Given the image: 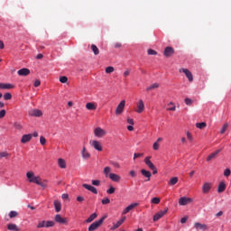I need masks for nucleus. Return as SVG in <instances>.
Returning a JSON list of instances; mask_svg holds the SVG:
<instances>
[{
    "label": "nucleus",
    "mask_w": 231,
    "mask_h": 231,
    "mask_svg": "<svg viewBox=\"0 0 231 231\" xmlns=\"http://www.w3.org/2000/svg\"><path fill=\"white\" fill-rule=\"evenodd\" d=\"M131 73V70L129 69H126L125 72H124V77H129V74Z\"/></svg>",
    "instance_id": "obj_62"
},
{
    "label": "nucleus",
    "mask_w": 231,
    "mask_h": 231,
    "mask_svg": "<svg viewBox=\"0 0 231 231\" xmlns=\"http://www.w3.org/2000/svg\"><path fill=\"white\" fill-rule=\"evenodd\" d=\"M92 185H94L95 187H100V180H92Z\"/></svg>",
    "instance_id": "obj_50"
},
{
    "label": "nucleus",
    "mask_w": 231,
    "mask_h": 231,
    "mask_svg": "<svg viewBox=\"0 0 231 231\" xmlns=\"http://www.w3.org/2000/svg\"><path fill=\"white\" fill-rule=\"evenodd\" d=\"M14 127L16 128L18 131H21L23 129V125L19 122H15L14 124Z\"/></svg>",
    "instance_id": "obj_37"
},
{
    "label": "nucleus",
    "mask_w": 231,
    "mask_h": 231,
    "mask_svg": "<svg viewBox=\"0 0 231 231\" xmlns=\"http://www.w3.org/2000/svg\"><path fill=\"white\" fill-rule=\"evenodd\" d=\"M32 134H24V135H23L21 142H22V143H28V142H30V140H32Z\"/></svg>",
    "instance_id": "obj_23"
},
{
    "label": "nucleus",
    "mask_w": 231,
    "mask_h": 231,
    "mask_svg": "<svg viewBox=\"0 0 231 231\" xmlns=\"http://www.w3.org/2000/svg\"><path fill=\"white\" fill-rule=\"evenodd\" d=\"M5 100H12V94L11 93H5L4 95Z\"/></svg>",
    "instance_id": "obj_45"
},
{
    "label": "nucleus",
    "mask_w": 231,
    "mask_h": 231,
    "mask_svg": "<svg viewBox=\"0 0 231 231\" xmlns=\"http://www.w3.org/2000/svg\"><path fill=\"white\" fill-rule=\"evenodd\" d=\"M194 228H196V230H208V226H207V224L196 222L194 224Z\"/></svg>",
    "instance_id": "obj_9"
},
{
    "label": "nucleus",
    "mask_w": 231,
    "mask_h": 231,
    "mask_svg": "<svg viewBox=\"0 0 231 231\" xmlns=\"http://www.w3.org/2000/svg\"><path fill=\"white\" fill-rule=\"evenodd\" d=\"M113 71H115L114 67L109 66L106 68V73H113Z\"/></svg>",
    "instance_id": "obj_44"
},
{
    "label": "nucleus",
    "mask_w": 231,
    "mask_h": 231,
    "mask_svg": "<svg viewBox=\"0 0 231 231\" xmlns=\"http://www.w3.org/2000/svg\"><path fill=\"white\" fill-rule=\"evenodd\" d=\"M90 145L96 149V151H102V144L98 141H90Z\"/></svg>",
    "instance_id": "obj_14"
},
{
    "label": "nucleus",
    "mask_w": 231,
    "mask_h": 231,
    "mask_svg": "<svg viewBox=\"0 0 231 231\" xmlns=\"http://www.w3.org/2000/svg\"><path fill=\"white\" fill-rule=\"evenodd\" d=\"M54 208L56 212H60L62 210V204L59 200H54Z\"/></svg>",
    "instance_id": "obj_25"
},
{
    "label": "nucleus",
    "mask_w": 231,
    "mask_h": 231,
    "mask_svg": "<svg viewBox=\"0 0 231 231\" xmlns=\"http://www.w3.org/2000/svg\"><path fill=\"white\" fill-rule=\"evenodd\" d=\"M186 106H192V99L186 97L184 100Z\"/></svg>",
    "instance_id": "obj_47"
},
{
    "label": "nucleus",
    "mask_w": 231,
    "mask_h": 231,
    "mask_svg": "<svg viewBox=\"0 0 231 231\" xmlns=\"http://www.w3.org/2000/svg\"><path fill=\"white\" fill-rule=\"evenodd\" d=\"M127 123L130 124V125H134V120L128 118Z\"/></svg>",
    "instance_id": "obj_60"
},
{
    "label": "nucleus",
    "mask_w": 231,
    "mask_h": 231,
    "mask_svg": "<svg viewBox=\"0 0 231 231\" xmlns=\"http://www.w3.org/2000/svg\"><path fill=\"white\" fill-rule=\"evenodd\" d=\"M77 201H79V203H82V201H84V197H82V196H78V197H77Z\"/></svg>",
    "instance_id": "obj_59"
},
{
    "label": "nucleus",
    "mask_w": 231,
    "mask_h": 231,
    "mask_svg": "<svg viewBox=\"0 0 231 231\" xmlns=\"http://www.w3.org/2000/svg\"><path fill=\"white\" fill-rule=\"evenodd\" d=\"M31 116H42V111H41L40 109L32 110Z\"/></svg>",
    "instance_id": "obj_27"
},
{
    "label": "nucleus",
    "mask_w": 231,
    "mask_h": 231,
    "mask_svg": "<svg viewBox=\"0 0 231 231\" xmlns=\"http://www.w3.org/2000/svg\"><path fill=\"white\" fill-rule=\"evenodd\" d=\"M125 219H127V217H123L119 221L113 225L111 230H116V228L120 227L125 223Z\"/></svg>",
    "instance_id": "obj_12"
},
{
    "label": "nucleus",
    "mask_w": 231,
    "mask_h": 231,
    "mask_svg": "<svg viewBox=\"0 0 231 231\" xmlns=\"http://www.w3.org/2000/svg\"><path fill=\"white\" fill-rule=\"evenodd\" d=\"M19 216V213L17 211H10L9 217L13 219V217H17Z\"/></svg>",
    "instance_id": "obj_38"
},
{
    "label": "nucleus",
    "mask_w": 231,
    "mask_h": 231,
    "mask_svg": "<svg viewBox=\"0 0 231 231\" xmlns=\"http://www.w3.org/2000/svg\"><path fill=\"white\" fill-rule=\"evenodd\" d=\"M174 55V48L172 47H166L164 49V56L165 57H172Z\"/></svg>",
    "instance_id": "obj_13"
},
{
    "label": "nucleus",
    "mask_w": 231,
    "mask_h": 231,
    "mask_svg": "<svg viewBox=\"0 0 231 231\" xmlns=\"http://www.w3.org/2000/svg\"><path fill=\"white\" fill-rule=\"evenodd\" d=\"M160 201H161L160 198L155 197L152 199L151 203H153V205H159Z\"/></svg>",
    "instance_id": "obj_39"
},
{
    "label": "nucleus",
    "mask_w": 231,
    "mask_h": 231,
    "mask_svg": "<svg viewBox=\"0 0 231 231\" xmlns=\"http://www.w3.org/2000/svg\"><path fill=\"white\" fill-rule=\"evenodd\" d=\"M101 203L102 205H109V203H111V199H109L108 198H105L102 199Z\"/></svg>",
    "instance_id": "obj_42"
},
{
    "label": "nucleus",
    "mask_w": 231,
    "mask_h": 231,
    "mask_svg": "<svg viewBox=\"0 0 231 231\" xmlns=\"http://www.w3.org/2000/svg\"><path fill=\"white\" fill-rule=\"evenodd\" d=\"M179 179L178 177H172L170 181L168 182V185H171V187L176 185V183H178Z\"/></svg>",
    "instance_id": "obj_29"
},
{
    "label": "nucleus",
    "mask_w": 231,
    "mask_h": 231,
    "mask_svg": "<svg viewBox=\"0 0 231 231\" xmlns=\"http://www.w3.org/2000/svg\"><path fill=\"white\" fill-rule=\"evenodd\" d=\"M33 86H34V88H39V86H41V80L36 79V80L34 81Z\"/></svg>",
    "instance_id": "obj_56"
},
{
    "label": "nucleus",
    "mask_w": 231,
    "mask_h": 231,
    "mask_svg": "<svg viewBox=\"0 0 231 231\" xmlns=\"http://www.w3.org/2000/svg\"><path fill=\"white\" fill-rule=\"evenodd\" d=\"M129 174H130V176H132V178H135L136 177V171H131L129 172Z\"/></svg>",
    "instance_id": "obj_61"
},
{
    "label": "nucleus",
    "mask_w": 231,
    "mask_h": 231,
    "mask_svg": "<svg viewBox=\"0 0 231 231\" xmlns=\"http://www.w3.org/2000/svg\"><path fill=\"white\" fill-rule=\"evenodd\" d=\"M230 174H231L230 169H226L224 171V176H226V178H228V176H230Z\"/></svg>",
    "instance_id": "obj_51"
},
{
    "label": "nucleus",
    "mask_w": 231,
    "mask_h": 231,
    "mask_svg": "<svg viewBox=\"0 0 231 231\" xmlns=\"http://www.w3.org/2000/svg\"><path fill=\"white\" fill-rule=\"evenodd\" d=\"M226 129H228V124H225L220 131V134H225L226 133Z\"/></svg>",
    "instance_id": "obj_40"
},
{
    "label": "nucleus",
    "mask_w": 231,
    "mask_h": 231,
    "mask_svg": "<svg viewBox=\"0 0 231 231\" xmlns=\"http://www.w3.org/2000/svg\"><path fill=\"white\" fill-rule=\"evenodd\" d=\"M167 212H169V208H166L163 211H159L153 216V221H159V219H162Z\"/></svg>",
    "instance_id": "obj_6"
},
{
    "label": "nucleus",
    "mask_w": 231,
    "mask_h": 231,
    "mask_svg": "<svg viewBox=\"0 0 231 231\" xmlns=\"http://www.w3.org/2000/svg\"><path fill=\"white\" fill-rule=\"evenodd\" d=\"M83 189H86L87 190H89L93 194H98V190H97V188L89 185V184H83L82 185Z\"/></svg>",
    "instance_id": "obj_11"
},
{
    "label": "nucleus",
    "mask_w": 231,
    "mask_h": 231,
    "mask_svg": "<svg viewBox=\"0 0 231 231\" xmlns=\"http://www.w3.org/2000/svg\"><path fill=\"white\" fill-rule=\"evenodd\" d=\"M114 47L115 48H122V43H120V42L115 43Z\"/></svg>",
    "instance_id": "obj_64"
},
{
    "label": "nucleus",
    "mask_w": 231,
    "mask_h": 231,
    "mask_svg": "<svg viewBox=\"0 0 231 231\" xmlns=\"http://www.w3.org/2000/svg\"><path fill=\"white\" fill-rule=\"evenodd\" d=\"M26 177L30 183H35L36 185H40L42 189H46L48 187V180H42L40 176H35V173H33V171H28L26 173Z\"/></svg>",
    "instance_id": "obj_1"
},
{
    "label": "nucleus",
    "mask_w": 231,
    "mask_h": 231,
    "mask_svg": "<svg viewBox=\"0 0 231 231\" xmlns=\"http://www.w3.org/2000/svg\"><path fill=\"white\" fill-rule=\"evenodd\" d=\"M94 134L97 138H103V136H106V134H107V132H106V130L102 129L101 127H97L94 130Z\"/></svg>",
    "instance_id": "obj_5"
},
{
    "label": "nucleus",
    "mask_w": 231,
    "mask_h": 231,
    "mask_svg": "<svg viewBox=\"0 0 231 231\" xmlns=\"http://www.w3.org/2000/svg\"><path fill=\"white\" fill-rule=\"evenodd\" d=\"M86 108L88 110V111H95L97 109V106L95 103L93 102H89V103H87L86 104Z\"/></svg>",
    "instance_id": "obj_24"
},
{
    "label": "nucleus",
    "mask_w": 231,
    "mask_h": 231,
    "mask_svg": "<svg viewBox=\"0 0 231 231\" xmlns=\"http://www.w3.org/2000/svg\"><path fill=\"white\" fill-rule=\"evenodd\" d=\"M141 174L144 176V178H147L146 181H151V176H152L151 171L143 169L141 170Z\"/></svg>",
    "instance_id": "obj_19"
},
{
    "label": "nucleus",
    "mask_w": 231,
    "mask_h": 231,
    "mask_svg": "<svg viewBox=\"0 0 231 231\" xmlns=\"http://www.w3.org/2000/svg\"><path fill=\"white\" fill-rule=\"evenodd\" d=\"M180 73L185 74L189 82L194 81V76L192 75V72H190V70H189V69H180Z\"/></svg>",
    "instance_id": "obj_4"
},
{
    "label": "nucleus",
    "mask_w": 231,
    "mask_h": 231,
    "mask_svg": "<svg viewBox=\"0 0 231 231\" xmlns=\"http://www.w3.org/2000/svg\"><path fill=\"white\" fill-rule=\"evenodd\" d=\"M8 156H10V154L6 152H0V158H8Z\"/></svg>",
    "instance_id": "obj_49"
},
{
    "label": "nucleus",
    "mask_w": 231,
    "mask_h": 231,
    "mask_svg": "<svg viewBox=\"0 0 231 231\" xmlns=\"http://www.w3.org/2000/svg\"><path fill=\"white\" fill-rule=\"evenodd\" d=\"M7 228L12 231H19V228H18L17 225H15V224H9L7 226Z\"/></svg>",
    "instance_id": "obj_33"
},
{
    "label": "nucleus",
    "mask_w": 231,
    "mask_h": 231,
    "mask_svg": "<svg viewBox=\"0 0 231 231\" xmlns=\"http://www.w3.org/2000/svg\"><path fill=\"white\" fill-rule=\"evenodd\" d=\"M60 82H61V84H66V82H68V77L66 76L60 77Z\"/></svg>",
    "instance_id": "obj_41"
},
{
    "label": "nucleus",
    "mask_w": 231,
    "mask_h": 231,
    "mask_svg": "<svg viewBox=\"0 0 231 231\" xmlns=\"http://www.w3.org/2000/svg\"><path fill=\"white\" fill-rule=\"evenodd\" d=\"M110 172H111V167L106 166L104 168V174L106 175V178L111 174Z\"/></svg>",
    "instance_id": "obj_35"
},
{
    "label": "nucleus",
    "mask_w": 231,
    "mask_h": 231,
    "mask_svg": "<svg viewBox=\"0 0 231 231\" xmlns=\"http://www.w3.org/2000/svg\"><path fill=\"white\" fill-rule=\"evenodd\" d=\"M142 156H143V153H134V160H136V158H142Z\"/></svg>",
    "instance_id": "obj_57"
},
{
    "label": "nucleus",
    "mask_w": 231,
    "mask_h": 231,
    "mask_svg": "<svg viewBox=\"0 0 231 231\" xmlns=\"http://www.w3.org/2000/svg\"><path fill=\"white\" fill-rule=\"evenodd\" d=\"M6 116V110L3 109L0 111V119L5 118Z\"/></svg>",
    "instance_id": "obj_54"
},
{
    "label": "nucleus",
    "mask_w": 231,
    "mask_h": 231,
    "mask_svg": "<svg viewBox=\"0 0 231 231\" xmlns=\"http://www.w3.org/2000/svg\"><path fill=\"white\" fill-rule=\"evenodd\" d=\"M145 109V105L143 104V100L140 99L137 103V109L135 110L136 113H143V110Z\"/></svg>",
    "instance_id": "obj_10"
},
{
    "label": "nucleus",
    "mask_w": 231,
    "mask_h": 231,
    "mask_svg": "<svg viewBox=\"0 0 231 231\" xmlns=\"http://www.w3.org/2000/svg\"><path fill=\"white\" fill-rule=\"evenodd\" d=\"M51 226H55V222L54 221H45V227L50 228Z\"/></svg>",
    "instance_id": "obj_36"
},
{
    "label": "nucleus",
    "mask_w": 231,
    "mask_h": 231,
    "mask_svg": "<svg viewBox=\"0 0 231 231\" xmlns=\"http://www.w3.org/2000/svg\"><path fill=\"white\" fill-rule=\"evenodd\" d=\"M136 207H138V203L130 204L128 207L125 208V210L123 211V214H129V212H131L133 208H136Z\"/></svg>",
    "instance_id": "obj_16"
},
{
    "label": "nucleus",
    "mask_w": 231,
    "mask_h": 231,
    "mask_svg": "<svg viewBox=\"0 0 231 231\" xmlns=\"http://www.w3.org/2000/svg\"><path fill=\"white\" fill-rule=\"evenodd\" d=\"M115 190H116L115 187L110 186V188L106 190V193L107 194H115Z\"/></svg>",
    "instance_id": "obj_46"
},
{
    "label": "nucleus",
    "mask_w": 231,
    "mask_h": 231,
    "mask_svg": "<svg viewBox=\"0 0 231 231\" xmlns=\"http://www.w3.org/2000/svg\"><path fill=\"white\" fill-rule=\"evenodd\" d=\"M148 55H158V52L152 49H150L148 50Z\"/></svg>",
    "instance_id": "obj_53"
},
{
    "label": "nucleus",
    "mask_w": 231,
    "mask_h": 231,
    "mask_svg": "<svg viewBox=\"0 0 231 231\" xmlns=\"http://www.w3.org/2000/svg\"><path fill=\"white\" fill-rule=\"evenodd\" d=\"M226 189V184H225L224 181L220 182L217 188V192L221 193V192H225Z\"/></svg>",
    "instance_id": "obj_26"
},
{
    "label": "nucleus",
    "mask_w": 231,
    "mask_h": 231,
    "mask_svg": "<svg viewBox=\"0 0 231 231\" xmlns=\"http://www.w3.org/2000/svg\"><path fill=\"white\" fill-rule=\"evenodd\" d=\"M14 86L10 83H5V89H14Z\"/></svg>",
    "instance_id": "obj_52"
},
{
    "label": "nucleus",
    "mask_w": 231,
    "mask_h": 231,
    "mask_svg": "<svg viewBox=\"0 0 231 231\" xmlns=\"http://www.w3.org/2000/svg\"><path fill=\"white\" fill-rule=\"evenodd\" d=\"M46 227V221H42V222H39L38 226H37V228H44Z\"/></svg>",
    "instance_id": "obj_43"
},
{
    "label": "nucleus",
    "mask_w": 231,
    "mask_h": 231,
    "mask_svg": "<svg viewBox=\"0 0 231 231\" xmlns=\"http://www.w3.org/2000/svg\"><path fill=\"white\" fill-rule=\"evenodd\" d=\"M124 109H125V100H122L118 106L116 108V115L117 116H120V115H122V113H124Z\"/></svg>",
    "instance_id": "obj_3"
},
{
    "label": "nucleus",
    "mask_w": 231,
    "mask_h": 231,
    "mask_svg": "<svg viewBox=\"0 0 231 231\" xmlns=\"http://www.w3.org/2000/svg\"><path fill=\"white\" fill-rule=\"evenodd\" d=\"M189 203H192V199L187 198V197H181L179 199V205H180V207H184L185 205H189Z\"/></svg>",
    "instance_id": "obj_7"
},
{
    "label": "nucleus",
    "mask_w": 231,
    "mask_h": 231,
    "mask_svg": "<svg viewBox=\"0 0 231 231\" xmlns=\"http://www.w3.org/2000/svg\"><path fill=\"white\" fill-rule=\"evenodd\" d=\"M158 88H160V84L153 83L150 87L146 88V91H152V89H158Z\"/></svg>",
    "instance_id": "obj_28"
},
{
    "label": "nucleus",
    "mask_w": 231,
    "mask_h": 231,
    "mask_svg": "<svg viewBox=\"0 0 231 231\" xmlns=\"http://www.w3.org/2000/svg\"><path fill=\"white\" fill-rule=\"evenodd\" d=\"M210 189H212V185L208 182H206L202 187V192L204 194H208V192L210 191Z\"/></svg>",
    "instance_id": "obj_18"
},
{
    "label": "nucleus",
    "mask_w": 231,
    "mask_h": 231,
    "mask_svg": "<svg viewBox=\"0 0 231 231\" xmlns=\"http://www.w3.org/2000/svg\"><path fill=\"white\" fill-rule=\"evenodd\" d=\"M187 138H188V140H189V142H192V140H193L192 134H190L189 132H187Z\"/></svg>",
    "instance_id": "obj_58"
},
{
    "label": "nucleus",
    "mask_w": 231,
    "mask_h": 231,
    "mask_svg": "<svg viewBox=\"0 0 231 231\" xmlns=\"http://www.w3.org/2000/svg\"><path fill=\"white\" fill-rule=\"evenodd\" d=\"M187 219H188L187 217H182V218L180 219V223H181L182 225L185 224V223H187Z\"/></svg>",
    "instance_id": "obj_63"
},
{
    "label": "nucleus",
    "mask_w": 231,
    "mask_h": 231,
    "mask_svg": "<svg viewBox=\"0 0 231 231\" xmlns=\"http://www.w3.org/2000/svg\"><path fill=\"white\" fill-rule=\"evenodd\" d=\"M108 178L112 180V181H119L121 180L120 175L116 174V173H110L108 175Z\"/></svg>",
    "instance_id": "obj_21"
},
{
    "label": "nucleus",
    "mask_w": 231,
    "mask_h": 231,
    "mask_svg": "<svg viewBox=\"0 0 231 231\" xmlns=\"http://www.w3.org/2000/svg\"><path fill=\"white\" fill-rule=\"evenodd\" d=\"M40 143L42 145H46V138L44 136L40 137Z\"/></svg>",
    "instance_id": "obj_48"
},
{
    "label": "nucleus",
    "mask_w": 231,
    "mask_h": 231,
    "mask_svg": "<svg viewBox=\"0 0 231 231\" xmlns=\"http://www.w3.org/2000/svg\"><path fill=\"white\" fill-rule=\"evenodd\" d=\"M81 158H83V160H89V158H91V153L88 151L86 146H83L81 151Z\"/></svg>",
    "instance_id": "obj_8"
},
{
    "label": "nucleus",
    "mask_w": 231,
    "mask_h": 231,
    "mask_svg": "<svg viewBox=\"0 0 231 231\" xmlns=\"http://www.w3.org/2000/svg\"><path fill=\"white\" fill-rule=\"evenodd\" d=\"M56 223H60V225H64L67 223V220L66 218L62 217V216L60 215H56L55 217H54Z\"/></svg>",
    "instance_id": "obj_17"
},
{
    "label": "nucleus",
    "mask_w": 231,
    "mask_h": 231,
    "mask_svg": "<svg viewBox=\"0 0 231 231\" xmlns=\"http://www.w3.org/2000/svg\"><path fill=\"white\" fill-rule=\"evenodd\" d=\"M152 149L153 151H158V149H160V143H153Z\"/></svg>",
    "instance_id": "obj_55"
},
{
    "label": "nucleus",
    "mask_w": 231,
    "mask_h": 231,
    "mask_svg": "<svg viewBox=\"0 0 231 231\" xmlns=\"http://www.w3.org/2000/svg\"><path fill=\"white\" fill-rule=\"evenodd\" d=\"M17 74L20 77H28V75L30 74V69L26 68L21 69L17 71Z\"/></svg>",
    "instance_id": "obj_15"
},
{
    "label": "nucleus",
    "mask_w": 231,
    "mask_h": 231,
    "mask_svg": "<svg viewBox=\"0 0 231 231\" xmlns=\"http://www.w3.org/2000/svg\"><path fill=\"white\" fill-rule=\"evenodd\" d=\"M106 218H107V216H104L98 221L92 223L88 227V231L97 230L102 225V223H104V220H106Z\"/></svg>",
    "instance_id": "obj_2"
},
{
    "label": "nucleus",
    "mask_w": 231,
    "mask_h": 231,
    "mask_svg": "<svg viewBox=\"0 0 231 231\" xmlns=\"http://www.w3.org/2000/svg\"><path fill=\"white\" fill-rule=\"evenodd\" d=\"M90 48H91L94 55H99L100 51L98 50V47H97V45L92 44Z\"/></svg>",
    "instance_id": "obj_31"
},
{
    "label": "nucleus",
    "mask_w": 231,
    "mask_h": 231,
    "mask_svg": "<svg viewBox=\"0 0 231 231\" xmlns=\"http://www.w3.org/2000/svg\"><path fill=\"white\" fill-rule=\"evenodd\" d=\"M97 213H93L89 216V217L86 220V223H92V221H95L97 219Z\"/></svg>",
    "instance_id": "obj_32"
},
{
    "label": "nucleus",
    "mask_w": 231,
    "mask_h": 231,
    "mask_svg": "<svg viewBox=\"0 0 231 231\" xmlns=\"http://www.w3.org/2000/svg\"><path fill=\"white\" fill-rule=\"evenodd\" d=\"M144 163L147 165V167H149V169H154L156 166H154V163H152V162H151V157H146L144 159Z\"/></svg>",
    "instance_id": "obj_22"
},
{
    "label": "nucleus",
    "mask_w": 231,
    "mask_h": 231,
    "mask_svg": "<svg viewBox=\"0 0 231 231\" xmlns=\"http://www.w3.org/2000/svg\"><path fill=\"white\" fill-rule=\"evenodd\" d=\"M220 152H221V150L215 151L214 152H212L207 157V162H211V160H214V158H216Z\"/></svg>",
    "instance_id": "obj_20"
},
{
    "label": "nucleus",
    "mask_w": 231,
    "mask_h": 231,
    "mask_svg": "<svg viewBox=\"0 0 231 231\" xmlns=\"http://www.w3.org/2000/svg\"><path fill=\"white\" fill-rule=\"evenodd\" d=\"M58 164L60 169H66V161L64 159H59Z\"/></svg>",
    "instance_id": "obj_30"
},
{
    "label": "nucleus",
    "mask_w": 231,
    "mask_h": 231,
    "mask_svg": "<svg viewBox=\"0 0 231 231\" xmlns=\"http://www.w3.org/2000/svg\"><path fill=\"white\" fill-rule=\"evenodd\" d=\"M205 127H207V123L205 122L196 124L197 129H205Z\"/></svg>",
    "instance_id": "obj_34"
}]
</instances>
